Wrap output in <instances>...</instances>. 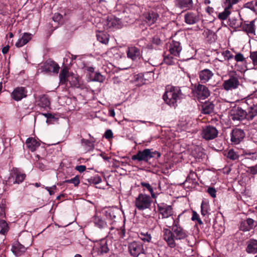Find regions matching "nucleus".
I'll use <instances>...</instances> for the list:
<instances>
[{"mask_svg": "<svg viewBox=\"0 0 257 257\" xmlns=\"http://www.w3.org/2000/svg\"><path fill=\"white\" fill-rule=\"evenodd\" d=\"M184 97V95L179 87L169 85L166 87V91L163 96L165 103L174 108Z\"/></svg>", "mask_w": 257, "mask_h": 257, "instance_id": "1", "label": "nucleus"}, {"mask_svg": "<svg viewBox=\"0 0 257 257\" xmlns=\"http://www.w3.org/2000/svg\"><path fill=\"white\" fill-rule=\"evenodd\" d=\"M240 83L239 76L236 74L230 75L229 78L223 81L222 87L226 91H232L238 88Z\"/></svg>", "mask_w": 257, "mask_h": 257, "instance_id": "2", "label": "nucleus"}, {"mask_svg": "<svg viewBox=\"0 0 257 257\" xmlns=\"http://www.w3.org/2000/svg\"><path fill=\"white\" fill-rule=\"evenodd\" d=\"M151 203L152 200L149 195L140 194L136 199L135 205L139 210H144L149 208Z\"/></svg>", "mask_w": 257, "mask_h": 257, "instance_id": "3", "label": "nucleus"}, {"mask_svg": "<svg viewBox=\"0 0 257 257\" xmlns=\"http://www.w3.org/2000/svg\"><path fill=\"white\" fill-rule=\"evenodd\" d=\"M218 134V130L215 126L208 125L202 129L201 136L206 141L212 140L216 138Z\"/></svg>", "mask_w": 257, "mask_h": 257, "instance_id": "4", "label": "nucleus"}, {"mask_svg": "<svg viewBox=\"0 0 257 257\" xmlns=\"http://www.w3.org/2000/svg\"><path fill=\"white\" fill-rule=\"evenodd\" d=\"M59 69V65L54 61L50 59L47 60L40 68L41 72L53 73L55 74L58 73Z\"/></svg>", "mask_w": 257, "mask_h": 257, "instance_id": "5", "label": "nucleus"}, {"mask_svg": "<svg viewBox=\"0 0 257 257\" xmlns=\"http://www.w3.org/2000/svg\"><path fill=\"white\" fill-rule=\"evenodd\" d=\"M25 174L21 172L19 169L15 168L11 171L8 181L13 184H20L25 180Z\"/></svg>", "mask_w": 257, "mask_h": 257, "instance_id": "6", "label": "nucleus"}, {"mask_svg": "<svg viewBox=\"0 0 257 257\" xmlns=\"http://www.w3.org/2000/svg\"><path fill=\"white\" fill-rule=\"evenodd\" d=\"M128 248L131 255L134 257H138L145 252L143 244L139 241H135L130 243Z\"/></svg>", "mask_w": 257, "mask_h": 257, "instance_id": "7", "label": "nucleus"}, {"mask_svg": "<svg viewBox=\"0 0 257 257\" xmlns=\"http://www.w3.org/2000/svg\"><path fill=\"white\" fill-rule=\"evenodd\" d=\"M28 90L27 88L23 86H18L14 89L11 93V98L16 101L21 100L27 96Z\"/></svg>", "mask_w": 257, "mask_h": 257, "instance_id": "8", "label": "nucleus"}, {"mask_svg": "<svg viewBox=\"0 0 257 257\" xmlns=\"http://www.w3.org/2000/svg\"><path fill=\"white\" fill-rule=\"evenodd\" d=\"M158 209L163 219L172 217L173 215L172 207L166 203H161L158 204Z\"/></svg>", "mask_w": 257, "mask_h": 257, "instance_id": "9", "label": "nucleus"}, {"mask_svg": "<svg viewBox=\"0 0 257 257\" xmlns=\"http://www.w3.org/2000/svg\"><path fill=\"white\" fill-rule=\"evenodd\" d=\"M245 116L246 111L239 107L234 108L230 113V119L234 121L242 120L245 118Z\"/></svg>", "mask_w": 257, "mask_h": 257, "instance_id": "10", "label": "nucleus"}, {"mask_svg": "<svg viewBox=\"0 0 257 257\" xmlns=\"http://www.w3.org/2000/svg\"><path fill=\"white\" fill-rule=\"evenodd\" d=\"M163 239L166 241L168 245L171 248H174L176 244L175 241V237L171 230L168 228H164L163 230Z\"/></svg>", "mask_w": 257, "mask_h": 257, "instance_id": "11", "label": "nucleus"}, {"mask_svg": "<svg viewBox=\"0 0 257 257\" xmlns=\"http://www.w3.org/2000/svg\"><path fill=\"white\" fill-rule=\"evenodd\" d=\"M255 21H245L242 25V29L249 37H253L255 35Z\"/></svg>", "mask_w": 257, "mask_h": 257, "instance_id": "12", "label": "nucleus"}, {"mask_svg": "<svg viewBox=\"0 0 257 257\" xmlns=\"http://www.w3.org/2000/svg\"><path fill=\"white\" fill-rule=\"evenodd\" d=\"M126 54L127 57L133 61H137L142 57V53L140 49L135 46L128 47Z\"/></svg>", "mask_w": 257, "mask_h": 257, "instance_id": "13", "label": "nucleus"}, {"mask_svg": "<svg viewBox=\"0 0 257 257\" xmlns=\"http://www.w3.org/2000/svg\"><path fill=\"white\" fill-rule=\"evenodd\" d=\"M245 134L241 129L234 128L232 131L231 134V141L234 144H238L243 140Z\"/></svg>", "mask_w": 257, "mask_h": 257, "instance_id": "14", "label": "nucleus"}, {"mask_svg": "<svg viewBox=\"0 0 257 257\" xmlns=\"http://www.w3.org/2000/svg\"><path fill=\"white\" fill-rule=\"evenodd\" d=\"M185 22L188 25H193L200 20V16L198 13L188 12L184 14Z\"/></svg>", "mask_w": 257, "mask_h": 257, "instance_id": "15", "label": "nucleus"}, {"mask_svg": "<svg viewBox=\"0 0 257 257\" xmlns=\"http://www.w3.org/2000/svg\"><path fill=\"white\" fill-rule=\"evenodd\" d=\"M151 158L150 149H146L142 151H139L136 155L132 156V160L139 161L148 162Z\"/></svg>", "mask_w": 257, "mask_h": 257, "instance_id": "16", "label": "nucleus"}, {"mask_svg": "<svg viewBox=\"0 0 257 257\" xmlns=\"http://www.w3.org/2000/svg\"><path fill=\"white\" fill-rule=\"evenodd\" d=\"M172 231L177 240L183 239L187 236V232L181 226L172 225Z\"/></svg>", "mask_w": 257, "mask_h": 257, "instance_id": "17", "label": "nucleus"}, {"mask_svg": "<svg viewBox=\"0 0 257 257\" xmlns=\"http://www.w3.org/2000/svg\"><path fill=\"white\" fill-rule=\"evenodd\" d=\"M213 75V72L209 69H204L198 72L199 80L202 83L208 82Z\"/></svg>", "mask_w": 257, "mask_h": 257, "instance_id": "18", "label": "nucleus"}, {"mask_svg": "<svg viewBox=\"0 0 257 257\" xmlns=\"http://www.w3.org/2000/svg\"><path fill=\"white\" fill-rule=\"evenodd\" d=\"M196 93L198 98L205 99L210 95L208 88L205 85L199 84L196 87Z\"/></svg>", "mask_w": 257, "mask_h": 257, "instance_id": "19", "label": "nucleus"}, {"mask_svg": "<svg viewBox=\"0 0 257 257\" xmlns=\"http://www.w3.org/2000/svg\"><path fill=\"white\" fill-rule=\"evenodd\" d=\"M70 76L71 74L69 72V68L67 66H64L59 74L60 84L67 85Z\"/></svg>", "mask_w": 257, "mask_h": 257, "instance_id": "20", "label": "nucleus"}, {"mask_svg": "<svg viewBox=\"0 0 257 257\" xmlns=\"http://www.w3.org/2000/svg\"><path fill=\"white\" fill-rule=\"evenodd\" d=\"M11 250L17 256H20L26 251V248L20 242H16L13 244Z\"/></svg>", "mask_w": 257, "mask_h": 257, "instance_id": "21", "label": "nucleus"}, {"mask_svg": "<svg viewBox=\"0 0 257 257\" xmlns=\"http://www.w3.org/2000/svg\"><path fill=\"white\" fill-rule=\"evenodd\" d=\"M182 50L180 43L179 42L173 41L169 47V51L171 55L174 56H179Z\"/></svg>", "mask_w": 257, "mask_h": 257, "instance_id": "22", "label": "nucleus"}, {"mask_svg": "<svg viewBox=\"0 0 257 257\" xmlns=\"http://www.w3.org/2000/svg\"><path fill=\"white\" fill-rule=\"evenodd\" d=\"M254 221L251 218H247L242 221L240 225V229L243 231H249L254 227Z\"/></svg>", "mask_w": 257, "mask_h": 257, "instance_id": "23", "label": "nucleus"}, {"mask_svg": "<svg viewBox=\"0 0 257 257\" xmlns=\"http://www.w3.org/2000/svg\"><path fill=\"white\" fill-rule=\"evenodd\" d=\"M37 105L40 107L46 108L50 107V101L47 95H42L39 97L37 101Z\"/></svg>", "mask_w": 257, "mask_h": 257, "instance_id": "24", "label": "nucleus"}, {"mask_svg": "<svg viewBox=\"0 0 257 257\" xmlns=\"http://www.w3.org/2000/svg\"><path fill=\"white\" fill-rule=\"evenodd\" d=\"M246 251L248 253H256L257 252V240L250 239L247 242Z\"/></svg>", "mask_w": 257, "mask_h": 257, "instance_id": "25", "label": "nucleus"}, {"mask_svg": "<svg viewBox=\"0 0 257 257\" xmlns=\"http://www.w3.org/2000/svg\"><path fill=\"white\" fill-rule=\"evenodd\" d=\"M26 145L30 150L34 152L39 147L40 143L34 138H29L26 140Z\"/></svg>", "mask_w": 257, "mask_h": 257, "instance_id": "26", "label": "nucleus"}, {"mask_svg": "<svg viewBox=\"0 0 257 257\" xmlns=\"http://www.w3.org/2000/svg\"><path fill=\"white\" fill-rule=\"evenodd\" d=\"M214 105L211 102H206L202 105L201 113L211 114L213 113Z\"/></svg>", "mask_w": 257, "mask_h": 257, "instance_id": "27", "label": "nucleus"}, {"mask_svg": "<svg viewBox=\"0 0 257 257\" xmlns=\"http://www.w3.org/2000/svg\"><path fill=\"white\" fill-rule=\"evenodd\" d=\"M159 17L158 14L153 11L148 12L146 14V21L149 25L154 24Z\"/></svg>", "mask_w": 257, "mask_h": 257, "instance_id": "28", "label": "nucleus"}, {"mask_svg": "<svg viewBox=\"0 0 257 257\" xmlns=\"http://www.w3.org/2000/svg\"><path fill=\"white\" fill-rule=\"evenodd\" d=\"M32 38V35L29 33H25L21 39L16 43V46L20 48L26 45Z\"/></svg>", "mask_w": 257, "mask_h": 257, "instance_id": "29", "label": "nucleus"}, {"mask_svg": "<svg viewBox=\"0 0 257 257\" xmlns=\"http://www.w3.org/2000/svg\"><path fill=\"white\" fill-rule=\"evenodd\" d=\"M210 206L209 202L207 200H203L201 205V213L203 216H208L210 214Z\"/></svg>", "mask_w": 257, "mask_h": 257, "instance_id": "30", "label": "nucleus"}, {"mask_svg": "<svg viewBox=\"0 0 257 257\" xmlns=\"http://www.w3.org/2000/svg\"><path fill=\"white\" fill-rule=\"evenodd\" d=\"M245 102L248 107H257V96L254 94L248 95L245 98Z\"/></svg>", "mask_w": 257, "mask_h": 257, "instance_id": "31", "label": "nucleus"}, {"mask_svg": "<svg viewBox=\"0 0 257 257\" xmlns=\"http://www.w3.org/2000/svg\"><path fill=\"white\" fill-rule=\"evenodd\" d=\"M177 5L181 9H189L193 7L192 0H177Z\"/></svg>", "mask_w": 257, "mask_h": 257, "instance_id": "32", "label": "nucleus"}, {"mask_svg": "<svg viewBox=\"0 0 257 257\" xmlns=\"http://www.w3.org/2000/svg\"><path fill=\"white\" fill-rule=\"evenodd\" d=\"M246 114L245 119L248 120H252L257 115V107H248Z\"/></svg>", "mask_w": 257, "mask_h": 257, "instance_id": "33", "label": "nucleus"}, {"mask_svg": "<svg viewBox=\"0 0 257 257\" xmlns=\"http://www.w3.org/2000/svg\"><path fill=\"white\" fill-rule=\"evenodd\" d=\"M230 9L231 8H228L227 6H225L224 5V11L219 13L218 15V19L220 20H226L231 14V12L230 11Z\"/></svg>", "mask_w": 257, "mask_h": 257, "instance_id": "34", "label": "nucleus"}, {"mask_svg": "<svg viewBox=\"0 0 257 257\" xmlns=\"http://www.w3.org/2000/svg\"><path fill=\"white\" fill-rule=\"evenodd\" d=\"M97 39L102 44H106L109 41V35L102 32H99L96 34Z\"/></svg>", "mask_w": 257, "mask_h": 257, "instance_id": "35", "label": "nucleus"}, {"mask_svg": "<svg viewBox=\"0 0 257 257\" xmlns=\"http://www.w3.org/2000/svg\"><path fill=\"white\" fill-rule=\"evenodd\" d=\"M68 82L69 83L70 87H80V85L79 83L78 78L72 75H71L70 78H69Z\"/></svg>", "mask_w": 257, "mask_h": 257, "instance_id": "36", "label": "nucleus"}, {"mask_svg": "<svg viewBox=\"0 0 257 257\" xmlns=\"http://www.w3.org/2000/svg\"><path fill=\"white\" fill-rule=\"evenodd\" d=\"M241 24V22L235 18H232L228 20V25L233 28H238Z\"/></svg>", "mask_w": 257, "mask_h": 257, "instance_id": "37", "label": "nucleus"}, {"mask_svg": "<svg viewBox=\"0 0 257 257\" xmlns=\"http://www.w3.org/2000/svg\"><path fill=\"white\" fill-rule=\"evenodd\" d=\"M139 237L144 242H150L152 237L150 234L148 233V232H140L139 234Z\"/></svg>", "mask_w": 257, "mask_h": 257, "instance_id": "38", "label": "nucleus"}, {"mask_svg": "<svg viewBox=\"0 0 257 257\" xmlns=\"http://www.w3.org/2000/svg\"><path fill=\"white\" fill-rule=\"evenodd\" d=\"M196 177L197 174L193 171H190L189 174L186 178V181L189 182L192 184L196 183L197 182Z\"/></svg>", "mask_w": 257, "mask_h": 257, "instance_id": "39", "label": "nucleus"}, {"mask_svg": "<svg viewBox=\"0 0 257 257\" xmlns=\"http://www.w3.org/2000/svg\"><path fill=\"white\" fill-rule=\"evenodd\" d=\"M8 230V225L6 221H0V233L5 234Z\"/></svg>", "mask_w": 257, "mask_h": 257, "instance_id": "40", "label": "nucleus"}, {"mask_svg": "<svg viewBox=\"0 0 257 257\" xmlns=\"http://www.w3.org/2000/svg\"><path fill=\"white\" fill-rule=\"evenodd\" d=\"M227 157L232 160H235L239 157V155L233 150H230L227 154Z\"/></svg>", "mask_w": 257, "mask_h": 257, "instance_id": "41", "label": "nucleus"}, {"mask_svg": "<svg viewBox=\"0 0 257 257\" xmlns=\"http://www.w3.org/2000/svg\"><path fill=\"white\" fill-rule=\"evenodd\" d=\"M234 58L237 62L246 63L245 58L243 56V54L240 53H236L234 56Z\"/></svg>", "mask_w": 257, "mask_h": 257, "instance_id": "42", "label": "nucleus"}, {"mask_svg": "<svg viewBox=\"0 0 257 257\" xmlns=\"http://www.w3.org/2000/svg\"><path fill=\"white\" fill-rule=\"evenodd\" d=\"M141 185L143 187H145L150 192L153 198H155L156 196L153 192V189L149 183L143 182L141 183Z\"/></svg>", "mask_w": 257, "mask_h": 257, "instance_id": "43", "label": "nucleus"}, {"mask_svg": "<svg viewBox=\"0 0 257 257\" xmlns=\"http://www.w3.org/2000/svg\"><path fill=\"white\" fill-rule=\"evenodd\" d=\"M91 77H92L93 81L102 82L103 81V76L99 72L94 73L91 74Z\"/></svg>", "mask_w": 257, "mask_h": 257, "instance_id": "44", "label": "nucleus"}, {"mask_svg": "<svg viewBox=\"0 0 257 257\" xmlns=\"http://www.w3.org/2000/svg\"><path fill=\"white\" fill-rule=\"evenodd\" d=\"M64 182L67 183H72L75 186H77L80 183V180L79 177L76 176L71 179L65 180Z\"/></svg>", "mask_w": 257, "mask_h": 257, "instance_id": "45", "label": "nucleus"}, {"mask_svg": "<svg viewBox=\"0 0 257 257\" xmlns=\"http://www.w3.org/2000/svg\"><path fill=\"white\" fill-rule=\"evenodd\" d=\"M81 143L85 146L86 147L87 150H90L93 148V144L92 143L88 140L84 139H82L81 140Z\"/></svg>", "mask_w": 257, "mask_h": 257, "instance_id": "46", "label": "nucleus"}, {"mask_svg": "<svg viewBox=\"0 0 257 257\" xmlns=\"http://www.w3.org/2000/svg\"><path fill=\"white\" fill-rule=\"evenodd\" d=\"M164 62L167 65H173L175 63L174 59L171 55H167L164 57Z\"/></svg>", "mask_w": 257, "mask_h": 257, "instance_id": "47", "label": "nucleus"}, {"mask_svg": "<svg viewBox=\"0 0 257 257\" xmlns=\"http://www.w3.org/2000/svg\"><path fill=\"white\" fill-rule=\"evenodd\" d=\"M88 182L90 183L93 184H97L101 181V179L100 177L96 176L94 177H91V178L87 179Z\"/></svg>", "mask_w": 257, "mask_h": 257, "instance_id": "48", "label": "nucleus"}, {"mask_svg": "<svg viewBox=\"0 0 257 257\" xmlns=\"http://www.w3.org/2000/svg\"><path fill=\"white\" fill-rule=\"evenodd\" d=\"M93 222L95 226L99 228L102 227L104 225V221L99 217H94L93 218Z\"/></svg>", "mask_w": 257, "mask_h": 257, "instance_id": "49", "label": "nucleus"}, {"mask_svg": "<svg viewBox=\"0 0 257 257\" xmlns=\"http://www.w3.org/2000/svg\"><path fill=\"white\" fill-rule=\"evenodd\" d=\"M53 21L54 22H57L58 25L62 23V21L63 19V16L59 13H55L53 18Z\"/></svg>", "mask_w": 257, "mask_h": 257, "instance_id": "50", "label": "nucleus"}, {"mask_svg": "<svg viewBox=\"0 0 257 257\" xmlns=\"http://www.w3.org/2000/svg\"><path fill=\"white\" fill-rule=\"evenodd\" d=\"M192 213H193V214H192V216L191 218L192 220H193V221L196 220L199 224H200V225L202 224L203 222L200 218L199 214L195 211H193Z\"/></svg>", "mask_w": 257, "mask_h": 257, "instance_id": "51", "label": "nucleus"}, {"mask_svg": "<svg viewBox=\"0 0 257 257\" xmlns=\"http://www.w3.org/2000/svg\"><path fill=\"white\" fill-rule=\"evenodd\" d=\"M222 55L223 56L224 59L227 61H229L230 59L234 58V56L229 50H226L223 52Z\"/></svg>", "mask_w": 257, "mask_h": 257, "instance_id": "52", "label": "nucleus"}, {"mask_svg": "<svg viewBox=\"0 0 257 257\" xmlns=\"http://www.w3.org/2000/svg\"><path fill=\"white\" fill-rule=\"evenodd\" d=\"M100 251L101 253H106L109 250L108 247L107 246V242L101 241L100 244Z\"/></svg>", "mask_w": 257, "mask_h": 257, "instance_id": "53", "label": "nucleus"}, {"mask_svg": "<svg viewBox=\"0 0 257 257\" xmlns=\"http://www.w3.org/2000/svg\"><path fill=\"white\" fill-rule=\"evenodd\" d=\"M213 227L219 235H221L225 230L224 226H223L222 225L219 226L216 223L214 224Z\"/></svg>", "mask_w": 257, "mask_h": 257, "instance_id": "54", "label": "nucleus"}, {"mask_svg": "<svg viewBox=\"0 0 257 257\" xmlns=\"http://www.w3.org/2000/svg\"><path fill=\"white\" fill-rule=\"evenodd\" d=\"M249 57L252 60L253 64L257 66V51L251 52Z\"/></svg>", "mask_w": 257, "mask_h": 257, "instance_id": "55", "label": "nucleus"}, {"mask_svg": "<svg viewBox=\"0 0 257 257\" xmlns=\"http://www.w3.org/2000/svg\"><path fill=\"white\" fill-rule=\"evenodd\" d=\"M122 23L119 19L113 18V28L115 27L116 29L121 28L122 27Z\"/></svg>", "mask_w": 257, "mask_h": 257, "instance_id": "56", "label": "nucleus"}, {"mask_svg": "<svg viewBox=\"0 0 257 257\" xmlns=\"http://www.w3.org/2000/svg\"><path fill=\"white\" fill-rule=\"evenodd\" d=\"M116 231L119 234V237L122 238L125 235V229L124 227V222H122V226L120 227V229H118L116 228Z\"/></svg>", "mask_w": 257, "mask_h": 257, "instance_id": "57", "label": "nucleus"}, {"mask_svg": "<svg viewBox=\"0 0 257 257\" xmlns=\"http://www.w3.org/2000/svg\"><path fill=\"white\" fill-rule=\"evenodd\" d=\"M112 209L110 207L106 208L104 210V213L105 214L106 218H109L110 220L112 219Z\"/></svg>", "mask_w": 257, "mask_h": 257, "instance_id": "58", "label": "nucleus"}, {"mask_svg": "<svg viewBox=\"0 0 257 257\" xmlns=\"http://www.w3.org/2000/svg\"><path fill=\"white\" fill-rule=\"evenodd\" d=\"M238 0H225L224 5L227 6L228 8H232L234 4H236Z\"/></svg>", "mask_w": 257, "mask_h": 257, "instance_id": "59", "label": "nucleus"}, {"mask_svg": "<svg viewBox=\"0 0 257 257\" xmlns=\"http://www.w3.org/2000/svg\"><path fill=\"white\" fill-rule=\"evenodd\" d=\"M247 168V172L253 175L257 174V164L253 166L248 167Z\"/></svg>", "mask_w": 257, "mask_h": 257, "instance_id": "60", "label": "nucleus"}, {"mask_svg": "<svg viewBox=\"0 0 257 257\" xmlns=\"http://www.w3.org/2000/svg\"><path fill=\"white\" fill-rule=\"evenodd\" d=\"M245 155H247L248 157H246V159H250L251 160H256L257 158V154L256 153H244Z\"/></svg>", "mask_w": 257, "mask_h": 257, "instance_id": "61", "label": "nucleus"}, {"mask_svg": "<svg viewBox=\"0 0 257 257\" xmlns=\"http://www.w3.org/2000/svg\"><path fill=\"white\" fill-rule=\"evenodd\" d=\"M207 192L213 198L216 197V191L215 188L212 187H209L207 189Z\"/></svg>", "mask_w": 257, "mask_h": 257, "instance_id": "62", "label": "nucleus"}, {"mask_svg": "<svg viewBox=\"0 0 257 257\" xmlns=\"http://www.w3.org/2000/svg\"><path fill=\"white\" fill-rule=\"evenodd\" d=\"M150 154L151 156V158H158L161 156V154L158 151H152L151 149H150Z\"/></svg>", "mask_w": 257, "mask_h": 257, "instance_id": "63", "label": "nucleus"}, {"mask_svg": "<svg viewBox=\"0 0 257 257\" xmlns=\"http://www.w3.org/2000/svg\"><path fill=\"white\" fill-rule=\"evenodd\" d=\"M104 136L106 139H110L112 138V132L111 130H107Z\"/></svg>", "mask_w": 257, "mask_h": 257, "instance_id": "64", "label": "nucleus"}]
</instances>
